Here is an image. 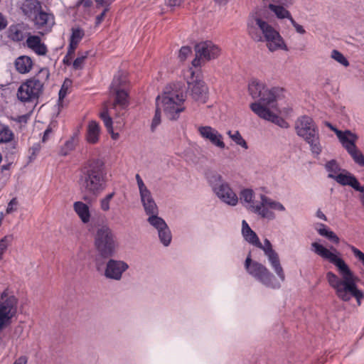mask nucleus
Wrapping results in <instances>:
<instances>
[{
  "label": "nucleus",
  "instance_id": "obj_1",
  "mask_svg": "<svg viewBox=\"0 0 364 364\" xmlns=\"http://www.w3.org/2000/svg\"><path fill=\"white\" fill-rule=\"evenodd\" d=\"M311 247L316 255L336 267L338 275L330 271L326 273V277L338 298L343 301H348L354 297L360 302L363 294L357 287V277L344 259L339 256L340 253L336 249L333 248L332 252L318 242H313Z\"/></svg>",
  "mask_w": 364,
  "mask_h": 364
},
{
  "label": "nucleus",
  "instance_id": "obj_2",
  "mask_svg": "<svg viewBox=\"0 0 364 364\" xmlns=\"http://www.w3.org/2000/svg\"><path fill=\"white\" fill-rule=\"evenodd\" d=\"M79 188L87 200L88 196L97 197L107 188V172L105 164L101 159H92L85 162L80 169Z\"/></svg>",
  "mask_w": 364,
  "mask_h": 364
},
{
  "label": "nucleus",
  "instance_id": "obj_3",
  "mask_svg": "<svg viewBox=\"0 0 364 364\" xmlns=\"http://www.w3.org/2000/svg\"><path fill=\"white\" fill-rule=\"evenodd\" d=\"M254 192L251 189H244L240 193V200L245 203L246 208L251 212L257 214L262 218L273 220L276 218L275 213L271 210H274L279 212H284L285 207L280 202L272 200V198L261 195V201L255 205L254 203Z\"/></svg>",
  "mask_w": 364,
  "mask_h": 364
},
{
  "label": "nucleus",
  "instance_id": "obj_4",
  "mask_svg": "<svg viewBox=\"0 0 364 364\" xmlns=\"http://www.w3.org/2000/svg\"><path fill=\"white\" fill-rule=\"evenodd\" d=\"M186 96L176 87L167 86L163 93L156 99V106L164 112L166 117L176 120L179 114L185 110Z\"/></svg>",
  "mask_w": 364,
  "mask_h": 364
},
{
  "label": "nucleus",
  "instance_id": "obj_5",
  "mask_svg": "<svg viewBox=\"0 0 364 364\" xmlns=\"http://www.w3.org/2000/svg\"><path fill=\"white\" fill-rule=\"evenodd\" d=\"M242 233L246 241L264 251L272 269L281 282H284L285 280V274L281 265L279 255L272 248L270 241L268 239H265L264 245H262L257 234L250 228L245 220L242 222Z\"/></svg>",
  "mask_w": 364,
  "mask_h": 364
},
{
  "label": "nucleus",
  "instance_id": "obj_6",
  "mask_svg": "<svg viewBox=\"0 0 364 364\" xmlns=\"http://www.w3.org/2000/svg\"><path fill=\"white\" fill-rule=\"evenodd\" d=\"M18 298L8 289L0 294V347H6L9 337L3 331L9 327L18 311Z\"/></svg>",
  "mask_w": 364,
  "mask_h": 364
},
{
  "label": "nucleus",
  "instance_id": "obj_7",
  "mask_svg": "<svg viewBox=\"0 0 364 364\" xmlns=\"http://www.w3.org/2000/svg\"><path fill=\"white\" fill-rule=\"evenodd\" d=\"M49 76L48 68H41L35 76L26 80L20 85L17 91L18 99L23 102L36 100L42 94L44 83Z\"/></svg>",
  "mask_w": 364,
  "mask_h": 364
},
{
  "label": "nucleus",
  "instance_id": "obj_8",
  "mask_svg": "<svg viewBox=\"0 0 364 364\" xmlns=\"http://www.w3.org/2000/svg\"><path fill=\"white\" fill-rule=\"evenodd\" d=\"M94 245L98 254L103 258L113 256L118 247L116 236L107 225L97 228L94 236Z\"/></svg>",
  "mask_w": 364,
  "mask_h": 364
},
{
  "label": "nucleus",
  "instance_id": "obj_9",
  "mask_svg": "<svg viewBox=\"0 0 364 364\" xmlns=\"http://www.w3.org/2000/svg\"><path fill=\"white\" fill-rule=\"evenodd\" d=\"M267 11L265 9H259L253 12L248 17L247 23V33L255 42L262 41V38L274 28L267 21Z\"/></svg>",
  "mask_w": 364,
  "mask_h": 364
},
{
  "label": "nucleus",
  "instance_id": "obj_10",
  "mask_svg": "<svg viewBox=\"0 0 364 364\" xmlns=\"http://www.w3.org/2000/svg\"><path fill=\"white\" fill-rule=\"evenodd\" d=\"M207 178L213 193L223 203L230 206L237 204V195L220 174L212 173L208 175Z\"/></svg>",
  "mask_w": 364,
  "mask_h": 364
},
{
  "label": "nucleus",
  "instance_id": "obj_11",
  "mask_svg": "<svg viewBox=\"0 0 364 364\" xmlns=\"http://www.w3.org/2000/svg\"><path fill=\"white\" fill-rule=\"evenodd\" d=\"M245 268L247 273L263 285L272 289H279L281 283L277 281L273 274L262 264L253 261L250 254L245 262Z\"/></svg>",
  "mask_w": 364,
  "mask_h": 364
},
{
  "label": "nucleus",
  "instance_id": "obj_12",
  "mask_svg": "<svg viewBox=\"0 0 364 364\" xmlns=\"http://www.w3.org/2000/svg\"><path fill=\"white\" fill-rule=\"evenodd\" d=\"M338 139L342 146L346 149L348 153L353 158L354 161L360 166H364V155L357 148L355 143L358 140V136L349 130L346 133L338 132Z\"/></svg>",
  "mask_w": 364,
  "mask_h": 364
},
{
  "label": "nucleus",
  "instance_id": "obj_13",
  "mask_svg": "<svg viewBox=\"0 0 364 364\" xmlns=\"http://www.w3.org/2000/svg\"><path fill=\"white\" fill-rule=\"evenodd\" d=\"M196 58L192 61L194 67L200 66L201 61H208L218 58L220 49L211 41H203L198 43L195 48Z\"/></svg>",
  "mask_w": 364,
  "mask_h": 364
},
{
  "label": "nucleus",
  "instance_id": "obj_14",
  "mask_svg": "<svg viewBox=\"0 0 364 364\" xmlns=\"http://www.w3.org/2000/svg\"><path fill=\"white\" fill-rule=\"evenodd\" d=\"M187 82L192 97L200 102L205 103L208 97V87L199 77L195 76V72L191 69L187 70Z\"/></svg>",
  "mask_w": 364,
  "mask_h": 364
},
{
  "label": "nucleus",
  "instance_id": "obj_15",
  "mask_svg": "<svg viewBox=\"0 0 364 364\" xmlns=\"http://www.w3.org/2000/svg\"><path fill=\"white\" fill-rule=\"evenodd\" d=\"M135 178L139 188L141 203L143 205L145 213L147 215L159 214L158 206L151 191L148 189L139 174H136Z\"/></svg>",
  "mask_w": 364,
  "mask_h": 364
},
{
  "label": "nucleus",
  "instance_id": "obj_16",
  "mask_svg": "<svg viewBox=\"0 0 364 364\" xmlns=\"http://www.w3.org/2000/svg\"><path fill=\"white\" fill-rule=\"evenodd\" d=\"M147 221L157 230L159 240L163 245L168 247L171 244L172 235L165 220L159 217L158 214H152L149 215Z\"/></svg>",
  "mask_w": 364,
  "mask_h": 364
},
{
  "label": "nucleus",
  "instance_id": "obj_17",
  "mask_svg": "<svg viewBox=\"0 0 364 364\" xmlns=\"http://www.w3.org/2000/svg\"><path fill=\"white\" fill-rule=\"evenodd\" d=\"M250 108L254 113L264 120L274 123L282 128L287 129L289 127L286 120L274 114L269 108L264 107L259 103H252Z\"/></svg>",
  "mask_w": 364,
  "mask_h": 364
},
{
  "label": "nucleus",
  "instance_id": "obj_18",
  "mask_svg": "<svg viewBox=\"0 0 364 364\" xmlns=\"http://www.w3.org/2000/svg\"><path fill=\"white\" fill-rule=\"evenodd\" d=\"M197 131L204 141L220 149H225V144L223 141V136L216 129L210 126H199Z\"/></svg>",
  "mask_w": 364,
  "mask_h": 364
},
{
  "label": "nucleus",
  "instance_id": "obj_19",
  "mask_svg": "<svg viewBox=\"0 0 364 364\" xmlns=\"http://www.w3.org/2000/svg\"><path fill=\"white\" fill-rule=\"evenodd\" d=\"M128 269L129 265L124 261L110 259L106 264L104 275L107 279L119 281Z\"/></svg>",
  "mask_w": 364,
  "mask_h": 364
},
{
  "label": "nucleus",
  "instance_id": "obj_20",
  "mask_svg": "<svg viewBox=\"0 0 364 364\" xmlns=\"http://www.w3.org/2000/svg\"><path fill=\"white\" fill-rule=\"evenodd\" d=\"M294 127L296 134L302 139L319 131L313 119L306 115L299 117L295 122Z\"/></svg>",
  "mask_w": 364,
  "mask_h": 364
},
{
  "label": "nucleus",
  "instance_id": "obj_21",
  "mask_svg": "<svg viewBox=\"0 0 364 364\" xmlns=\"http://www.w3.org/2000/svg\"><path fill=\"white\" fill-rule=\"evenodd\" d=\"M35 27L38 29L41 35L49 33L55 24L54 16L41 10L32 19Z\"/></svg>",
  "mask_w": 364,
  "mask_h": 364
},
{
  "label": "nucleus",
  "instance_id": "obj_22",
  "mask_svg": "<svg viewBox=\"0 0 364 364\" xmlns=\"http://www.w3.org/2000/svg\"><path fill=\"white\" fill-rule=\"evenodd\" d=\"M261 42L265 43L267 48L270 52H274L279 50H288L287 46L284 38L275 28H273L265 36Z\"/></svg>",
  "mask_w": 364,
  "mask_h": 364
},
{
  "label": "nucleus",
  "instance_id": "obj_23",
  "mask_svg": "<svg viewBox=\"0 0 364 364\" xmlns=\"http://www.w3.org/2000/svg\"><path fill=\"white\" fill-rule=\"evenodd\" d=\"M119 80V77L113 79L111 84V90L115 93L116 98L112 105L113 109H117V106L122 109H125L128 105V94L122 88H120V82H118Z\"/></svg>",
  "mask_w": 364,
  "mask_h": 364
},
{
  "label": "nucleus",
  "instance_id": "obj_24",
  "mask_svg": "<svg viewBox=\"0 0 364 364\" xmlns=\"http://www.w3.org/2000/svg\"><path fill=\"white\" fill-rule=\"evenodd\" d=\"M26 46L38 55L45 56L48 53L47 46L37 35L28 33L26 41Z\"/></svg>",
  "mask_w": 364,
  "mask_h": 364
},
{
  "label": "nucleus",
  "instance_id": "obj_25",
  "mask_svg": "<svg viewBox=\"0 0 364 364\" xmlns=\"http://www.w3.org/2000/svg\"><path fill=\"white\" fill-rule=\"evenodd\" d=\"M279 89L276 87H273L271 89H268L265 87V90L261 96L259 97L258 101L255 102L254 103H259L261 105L264 107L269 108H275L276 109V101L278 97Z\"/></svg>",
  "mask_w": 364,
  "mask_h": 364
},
{
  "label": "nucleus",
  "instance_id": "obj_26",
  "mask_svg": "<svg viewBox=\"0 0 364 364\" xmlns=\"http://www.w3.org/2000/svg\"><path fill=\"white\" fill-rule=\"evenodd\" d=\"M28 28V25L23 23L11 25L7 31V36L12 41H22L29 33H27Z\"/></svg>",
  "mask_w": 364,
  "mask_h": 364
},
{
  "label": "nucleus",
  "instance_id": "obj_27",
  "mask_svg": "<svg viewBox=\"0 0 364 364\" xmlns=\"http://www.w3.org/2000/svg\"><path fill=\"white\" fill-rule=\"evenodd\" d=\"M303 139L309 145L310 150L314 156H318L321 154L323 147L320 141L319 131L312 134V135L309 134V136H306Z\"/></svg>",
  "mask_w": 364,
  "mask_h": 364
},
{
  "label": "nucleus",
  "instance_id": "obj_28",
  "mask_svg": "<svg viewBox=\"0 0 364 364\" xmlns=\"http://www.w3.org/2000/svg\"><path fill=\"white\" fill-rule=\"evenodd\" d=\"M41 10V4L38 0H26L22 6V11L23 14L31 20Z\"/></svg>",
  "mask_w": 364,
  "mask_h": 364
},
{
  "label": "nucleus",
  "instance_id": "obj_29",
  "mask_svg": "<svg viewBox=\"0 0 364 364\" xmlns=\"http://www.w3.org/2000/svg\"><path fill=\"white\" fill-rule=\"evenodd\" d=\"M14 65L18 73L26 74L29 73L32 69L33 62L31 57L28 55H21L15 60Z\"/></svg>",
  "mask_w": 364,
  "mask_h": 364
},
{
  "label": "nucleus",
  "instance_id": "obj_30",
  "mask_svg": "<svg viewBox=\"0 0 364 364\" xmlns=\"http://www.w3.org/2000/svg\"><path fill=\"white\" fill-rule=\"evenodd\" d=\"M85 36V31L83 29L77 27L73 28L71 36L69 40V46H68V54H75V51L81 41V40Z\"/></svg>",
  "mask_w": 364,
  "mask_h": 364
},
{
  "label": "nucleus",
  "instance_id": "obj_31",
  "mask_svg": "<svg viewBox=\"0 0 364 364\" xmlns=\"http://www.w3.org/2000/svg\"><path fill=\"white\" fill-rule=\"evenodd\" d=\"M73 209L84 224L90 222L91 213L90 208L87 204L82 201H76L73 203Z\"/></svg>",
  "mask_w": 364,
  "mask_h": 364
},
{
  "label": "nucleus",
  "instance_id": "obj_32",
  "mask_svg": "<svg viewBox=\"0 0 364 364\" xmlns=\"http://www.w3.org/2000/svg\"><path fill=\"white\" fill-rule=\"evenodd\" d=\"M100 134V127L96 121L89 122L87 127L86 140L89 144H95L98 142Z\"/></svg>",
  "mask_w": 364,
  "mask_h": 364
},
{
  "label": "nucleus",
  "instance_id": "obj_33",
  "mask_svg": "<svg viewBox=\"0 0 364 364\" xmlns=\"http://www.w3.org/2000/svg\"><path fill=\"white\" fill-rule=\"evenodd\" d=\"M265 84L257 79H252L248 85V91L253 99H258L265 90Z\"/></svg>",
  "mask_w": 364,
  "mask_h": 364
},
{
  "label": "nucleus",
  "instance_id": "obj_34",
  "mask_svg": "<svg viewBox=\"0 0 364 364\" xmlns=\"http://www.w3.org/2000/svg\"><path fill=\"white\" fill-rule=\"evenodd\" d=\"M284 4H268L267 9L273 12L275 16L280 19L291 18V15L290 12L284 9Z\"/></svg>",
  "mask_w": 364,
  "mask_h": 364
},
{
  "label": "nucleus",
  "instance_id": "obj_35",
  "mask_svg": "<svg viewBox=\"0 0 364 364\" xmlns=\"http://www.w3.org/2000/svg\"><path fill=\"white\" fill-rule=\"evenodd\" d=\"M316 230L320 235L326 237L332 242L336 244L339 242V237L333 231L328 228L326 225L323 223L318 224Z\"/></svg>",
  "mask_w": 364,
  "mask_h": 364
},
{
  "label": "nucleus",
  "instance_id": "obj_36",
  "mask_svg": "<svg viewBox=\"0 0 364 364\" xmlns=\"http://www.w3.org/2000/svg\"><path fill=\"white\" fill-rule=\"evenodd\" d=\"M12 130L6 124L0 123V144L8 143L14 139Z\"/></svg>",
  "mask_w": 364,
  "mask_h": 364
},
{
  "label": "nucleus",
  "instance_id": "obj_37",
  "mask_svg": "<svg viewBox=\"0 0 364 364\" xmlns=\"http://www.w3.org/2000/svg\"><path fill=\"white\" fill-rule=\"evenodd\" d=\"M326 169L328 172V177L333 179H335L337 174H339L342 171L338 164L335 160H331L327 162Z\"/></svg>",
  "mask_w": 364,
  "mask_h": 364
},
{
  "label": "nucleus",
  "instance_id": "obj_38",
  "mask_svg": "<svg viewBox=\"0 0 364 364\" xmlns=\"http://www.w3.org/2000/svg\"><path fill=\"white\" fill-rule=\"evenodd\" d=\"M228 135L229 137L237 144L244 148L245 149H248L247 144L246 141L243 139L242 135L238 131H235L232 132L231 131L228 132Z\"/></svg>",
  "mask_w": 364,
  "mask_h": 364
},
{
  "label": "nucleus",
  "instance_id": "obj_39",
  "mask_svg": "<svg viewBox=\"0 0 364 364\" xmlns=\"http://www.w3.org/2000/svg\"><path fill=\"white\" fill-rule=\"evenodd\" d=\"M331 57L344 67H348L350 65L348 59L338 50H333L331 54Z\"/></svg>",
  "mask_w": 364,
  "mask_h": 364
},
{
  "label": "nucleus",
  "instance_id": "obj_40",
  "mask_svg": "<svg viewBox=\"0 0 364 364\" xmlns=\"http://www.w3.org/2000/svg\"><path fill=\"white\" fill-rule=\"evenodd\" d=\"M72 84L71 80H65L59 91L58 105L63 106V100L68 92V90Z\"/></svg>",
  "mask_w": 364,
  "mask_h": 364
},
{
  "label": "nucleus",
  "instance_id": "obj_41",
  "mask_svg": "<svg viewBox=\"0 0 364 364\" xmlns=\"http://www.w3.org/2000/svg\"><path fill=\"white\" fill-rule=\"evenodd\" d=\"M115 196V192H112L107 194L104 198H101L100 200V205L102 210L107 212L109 210L110 201Z\"/></svg>",
  "mask_w": 364,
  "mask_h": 364
},
{
  "label": "nucleus",
  "instance_id": "obj_42",
  "mask_svg": "<svg viewBox=\"0 0 364 364\" xmlns=\"http://www.w3.org/2000/svg\"><path fill=\"white\" fill-rule=\"evenodd\" d=\"M89 54L88 51L84 53H79L77 58L73 63V68L75 70H81L84 65V61L87 58Z\"/></svg>",
  "mask_w": 364,
  "mask_h": 364
},
{
  "label": "nucleus",
  "instance_id": "obj_43",
  "mask_svg": "<svg viewBox=\"0 0 364 364\" xmlns=\"http://www.w3.org/2000/svg\"><path fill=\"white\" fill-rule=\"evenodd\" d=\"M100 117L102 119L105 127L107 131H112V119L108 113L107 107H105L104 110L100 114Z\"/></svg>",
  "mask_w": 364,
  "mask_h": 364
},
{
  "label": "nucleus",
  "instance_id": "obj_44",
  "mask_svg": "<svg viewBox=\"0 0 364 364\" xmlns=\"http://www.w3.org/2000/svg\"><path fill=\"white\" fill-rule=\"evenodd\" d=\"M13 240L12 235H6L0 240V259H2L3 255L6 250L8 246L11 243Z\"/></svg>",
  "mask_w": 364,
  "mask_h": 364
},
{
  "label": "nucleus",
  "instance_id": "obj_45",
  "mask_svg": "<svg viewBox=\"0 0 364 364\" xmlns=\"http://www.w3.org/2000/svg\"><path fill=\"white\" fill-rule=\"evenodd\" d=\"M75 146V139L74 137H72L69 140L66 141L64 146L61 149V154L63 156H66L69 151L74 149Z\"/></svg>",
  "mask_w": 364,
  "mask_h": 364
},
{
  "label": "nucleus",
  "instance_id": "obj_46",
  "mask_svg": "<svg viewBox=\"0 0 364 364\" xmlns=\"http://www.w3.org/2000/svg\"><path fill=\"white\" fill-rule=\"evenodd\" d=\"M162 109L159 108L158 106L156 107V112L154 116V118L152 119L151 125V129L152 132H154L156 128L159 124L161 123V112Z\"/></svg>",
  "mask_w": 364,
  "mask_h": 364
},
{
  "label": "nucleus",
  "instance_id": "obj_47",
  "mask_svg": "<svg viewBox=\"0 0 364 364\" xmlns=\"http://www.w3.org/2000/svg\"><path fill=\"white\" fill-rule=\"evenodd\" d=\"M23 331H24L23 326H22L21 325L17 326L13 331L11 339L13 341H14V340L17 341L18 339L21 338L23 336Z\"/></svg>",
  "mask_w": 364,
  "mask_h": 364
},
{
  "label": "nucleus",
  "instance_id": "obj_48",
  "mask_svg": "<svg viewBox=\"0 0 364 364\" xmlns=\"http://www.w3.org/2000/svg\"><path fill=\"white\" fill-rule=\"evenodd\" d=\"M264 8H267L268 4H284L286 6L292 4L291 0H263Z\"/></svg>",
  "mask_w": 364,
  "mask_h": 364
},
{
  "label": "nucleus",
  "instance_id": "obj_49",
  "mask_svg": "<svg viewBox=\"0 0 364 364\" xmlns=\"http://www.w3.org/2000/svg\"><path fill=\"white\" fill-rule=\"evenodd\" d=\"M191 53V49L189 46H183L179 50L178 58L181 60H185Z\"/></svg>",
  "mask_w": 364,
  "mask_h": 364
},
{
  "label": "nucleus",
  "instance_id": "obj_50",
  "mask_svg": "<svg viewBox=\"0 0 364 364\" xmlns=\"http://www.w3.org/2000/svg\"><path fill=\"white\" fill-rule=\"evenodd\" d=\"M355 257H356L364 265V253L353 245L349 246Z\"/></svg>",
  "mask_w": 364,
  "mask_h": 364
},
{
  "label": "nucleus",
  "instance_id": "obj_51",
  "mask_svg": "<svg viewBox=\"0 0 364 364\" xmlns=\"http://www.w3.org/2000/svg\"><path fill=\"white\" fill-rule=\"evenodd\" d=\"M289 20L290 21L291 25L294 26V28H295L296 31L298 33L304 34L306 33V31L304 28V27L302 26L299 25V23H297L295 21V20L292 18V16Z\"/></svg>",
  "mask_w": 364,
  "mask_h": 364
},
{
  "label": "nucleus",
  "instance_id": "obj_52",
  "mask_svg": "<svg viewBox=\"0 0 364 364\" xmlns=\"http://www.w3.org/2000/svg\"><path fill=\"white\" fill-rule=\"evenodd\" d=\"M18 204V201L16 198H13L11 200V201L9 203L7 208H6V213H11L16 210V205Z\"/></svg>",
  "mask_w": 364,
  "mask_h": 364
},
{
  "label": "nucleus",
  "instance_id": "obj_53",
  "mask_svg": "<svg viewBox=\"0 0 364 364\" xmlns=\"http://www.w3.org/2000/svg\"><path fill=\"white\" fill-rule=\"evenodd\" d=\"M28 360V356L21 355L14 360L13 364H27Z\"/></svg>",
  "mask_w": 364,
  "mask_h": 364
},
{
  "label": "nucleus",
  "instance_id": "obj_54",
  "mask_svg": "<svg viewBox=\"0 0 364 364\" xmlns=\"http://www.w3.org/2000/svg\"><path fill=\"white\" fill-rule=\"evenodd\" d=\"M119 78V81L120 82V88H122V87L124 86V85L127 82V79H126V76L122 73H119L117 75L114 76V78L115 77H118Z\"/></svg>",
  "mask_w": 364,
  "mask_h": 364
},
{
  "label": "nucleus",
  "instance_id": "obj_55",
  "mask_svg": "<svg viewBox=\"0 0 364 364\" xmlns=\"http://www.w3.org/2000/svg\"><path fill=\"white\" fill-rule=\"evenodd\" d=\"M40 149H41V145L39 144H35L30 149V151H31V154L33 156H36L40 151Z\"/></svg>",
  "mask_w": 364,
  "mask_h": 364
},
{
  "label": "nucleus",
  "instance_id": "obj_56",
  "mask_svg": "<svg viewBox=\"0 0 364 364\" xmlns=\"http://www.w3.org/2000/svg\"><path fill=\"white\" fill-rule=\"evenodd\" d=\"M107 11V9H105L104 11L96 17V24L97 25H99L103 21Z\"/></svg>",
  "mask_w": 364,
  "mask_h": 364
},
{
  "label": "nucleus",
  "instance_id": "obj_57",
  "mask_svg": "<svg viewBox=\"0 0 364 364\" xmlns=\"http://www.w3.org/2000/svg\"><path fill=\"white\" fill-rule=\"evenodd\" d=\"M7 26V21L4 16L0 13V31L4 29Z\"/></svg>",
  "mask_w": 364,
  "mask_h": 364
},
{
  "label": "nucleus",
  "instance_id": "obj_58",
  "mask_svg": "<svg viewBox=\"0 0 364 364\" xmlns=\"http://www.w3.org/2000/svg\"><path fill=\"white\" fill-rule=\"evenodd\" d=\"M182 2V0H168L167 4L169 6H179Z\"/></svg>",
  "mask_w": 364,
  "mask_h": 364
},
{
  "label": "nucleus",
  "instance_id": "obj_59",
  "mask_svg": "<svg viewBox=\"0 0 364 364\" xmlns=\"http://www.w3.org/2000/svg\"><path fill=\"white\" fill-rule=\"evenodd\" d=\"M326 126L328 127H329L332 131H333L335 132V134H336L337 137L338 138V132H341V134L342 133H346V131L345 132H342L341 130H338L336 128H335L331 124L328 123V122H326Z\"/></svg>",
  "mask_w": 364,
  "mask_h": 364
},
{
  "label": "nucleus",
  "instance_id": "obj_60",
  "mask_svg": "<svg viewBox=\"0 0 364 364\" xmlns=\"http://www.w3.org/2000/svg\"><path fill=\"white\" fill-rule=\"evenodd\" d=\"M74 54H68V52L67 53L66 55L64 57L63 63L66 65H70L71 63V60L73 57Z\"/></svg>",
  "mask_w": 364,
  "mask_h": 364
},
{
  "label": "nucleus",
  "instance_id": "obj_61",
  "mask_svg": "<svg viewBox=\"0 0 364 364\" xmlns=\"http://www.w3.org/2000/svg\"><path fill=\"white\" fill-rule=\"evenodd\" d=\"M97 4L108 6L114 0H95Z\"/></svg>",
  "mask_w": 364,
  "mask_h": 364
},
{
  "label": "nucleus",
  "instance_id": "obj_62",
  "mask_svg": "<svg viewBox=\"0 0 364 364\" xmlns=\"http://www.w3.org/2000/svg\"><path fill=\"white\" fill-rule=\"evenodd\" d=\"M51 129L50 127H48L45 132H44V134H43V141L45 142L47 139L48 138L49 136V134L51 133Z\"/></svg>",
  "mask_w": 364,
  "mask_h": 364
},
{
  "label": "nucleus",
  "instance_id": "obj_63",
  "mask_svg": "<svg viewBox=\"0 0 364 364\" xmlns=\"http://www.w3.org/2000/svg\"><path fill=\"white\" fill-rule=\"evenodd\" d=\"M316 216H317V218H320V219H321L323 220H325V221L327 220L326 216L325 215V214L321 210H317Z\"/></svg>",
  "mask_w": 364,
  "mask_h": 364
},
{
  "label": "nucleus",
  "instance_id": "obj_64",
  "mask_svg": "<svg viewBox=\"0 0 364 364\" xmlns=\"http://www.w3.org/2000/svg\"><path fill=\"white\" fill-rule=\"evenodd\" d=\"M107 132L111 134V136L114 140H117L119 136L118 133L114 132L113 128L112 129V131H107Z\"/></svg>",
  "mask_w": 364,
  "mask_h": 364
}]
</instances>
